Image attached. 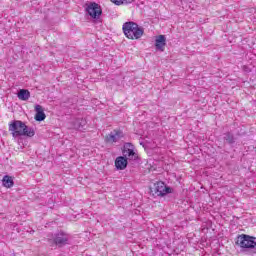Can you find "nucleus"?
I'll list each match as a JSON object with an SVG mask.
<instances>
[{"label": "nucleus", "mask_w": 256, "mask_h": 256, "mask_svg": "<svg viewBox=\"0 0 256 256\" xmlns=\"http://www.w3.org/2000/svg\"><path fill=\"white\" fill-rule=\"evenodd\" d=\"M122 30L125 37L131 40L141 39L143 37V33H145L143 27L133 21L125 22L122 26Z\"/></svg>", "instance_id": "obj_1"}, {"label": "nucleus", "mask_w": 256, "mask_h": 256, "mask_svg": "<svg viewBox=\"0 0 256 256\" xmlns=\"http://www.w3.org/2000/svg\"><path fill=\"white\" fill-rule=\"evenodd\" d=\"M47 242L50 247H65V245H69V234L65 232H57L52 235H48Z\"/></svg>", "instance_id": "obj_2"}, {"label": "nucleus", "mask_w": 256, "mask_h": 256, "mask_svg": "<svg viewBox=\"0 0 256 256\" xmlns=\"http://www.w3.org/2000/svg\"><path fill=\"white\" fill-rule=\"evenodd\" d=\"M236 245L241 249H250L252 253H256V237L247 234L239 235L236 239Z\"/></svg>", "instance_id": "obj_3"}, {"label": "nucleus", "mask_w": 256, "mask_h": 256, "mask_svg": "<svg viewBox=\"0 0 256 256\" xmlns=\"http://www.w3.org/2000/svg\"><path fill=\"white\" fill-rule=\"evenodd\" d=\"M150 190L153 195H156V197H165V195L173 193V188L167 186L163 181L155 182L153 188Z\"/></svg>", "instance_id": "obj_4"}, {"label": "nucleus", "mask_w": 256, "mask_h": 256, "mask_svg": "<svg viewBox=\"0 0 256 256\" xmlns=\"http://www.w3.org/2000/svg\"><path fill=\"white\" fill-rule=\"evenodd\" d=\"M27 124L20 120H14L9 124V131L12 132V136L14 137H23V134H19L24 131Z\"/></svg>", "instance_id": "obj_5"}, {"label": "nucleus", "mask_w": 256, "mask_h": 256, "mask_svg": "<svg viewBox=\"0 0 256 256\" xmlns=\"http://www.w3.org/2000/svg\"><path fill=\"white\" fill-rule=\"evenodd\" d=\"M86 12L92 19H99L101 15L103 14V10L101 9V6L95 2H90L86 7Z\"/></svg>", "instance_id": "obj_6"}, {"label": "nucleus", "mask_w": 256, "mask_h": 256, "mask_svg": "<svg viewBox=\"0 0 256 256\" xmlns=\"http://www.w3.org/2000/svg\"><path fill=\"white\" fill-rule=\"evenodd\" d=\"M123 157L129 161H137V153H135V146L129 142L125 143L123 146Z\"/></svg>", "instance_id": "obj_7"}, {"label": "nucleus", "mask_w": 256, "mask_h": 256, "mask_svg": "<svg viewBox=\"0 0 256 256\" xmlns=\"http://www.w3.org/2000/svg\"><path fill=\"white\" fill-rule=\"evenodd\" d=\"M123 138V131L121 130H114L106 136V143H117L119 139Z\"/></svg>", "instance_id": "obj_8"}, {"label": "nucleus", "mask_w": 256, "mask_h": 256, "mask_svg": "<svg viewBox=\"0 0 256 256\" xmlns=\"http://www.w3.org/2000/svg\"><path fill=\"white\" fill-rule=\"evenodd\" d=\"M127 165H129L128 159L124 156H118L115 160V167L118 171H123L127 169Z\"/></svg>", "instance_id": "obj_9"}, {"label": "nucleus", "mask_w": 256, "mask_h": 256, "mask_svg": "<svg viewBox=\"0 0 256 256\" xmlns=\"http://www.w3.org/2000/svg\"><path fill=\"white\" fill-rule=\"evenodd\" d=\"M165 45H167V38L165 35H159L155 40V47L157 51H165Z\"/></svg>", "instance_id": "obj_10"}, {"label": "nucleus", "mask_w": 256, "mask_h": 256, "mask_svg": "<svg viewBox=\"0 0 256 256\" xmlns=\"http://www.w3.org/2000/svg\"><path fill=\"white\" fill-rule=\"evenodd\" d=\"M35 111H36V114H35V117H34L35 121H39V122L45 121L47 116L45 115V111L43 110V106L37 104L35 106Z\"/></svg>", "instance_id": "obj_11"}, {"label": "nucleus", "mask_w": 256, "mask_h": 256, "mask_svg": "<svg viewBox=\"0 0 256 256\" xmlns=\"http://www.w3.org/2000/svg\"><path fill=\"white\" fill-rule=\"evenodd\" d=\"M87 126V120L85 118H77L73 122V127L76 131H85V127Z\"/></svg>", "instance_id": "obj_12"}, {"label": "nucleus", "mask_w": 256, "mask_h": 256, "mask_svg": "<svg viewBox=\"0 0 256 256\" xmlns=\"http://www.w3.org/2000/svg\"><path fill=\"white\" fill-rule=\"evenodd\" d=\"M18 99L20 101H29V97H31V92L27 89H20L17 93Z\"/></svg>", "instance_id": "obj_13"}, {"label": "nucleus", "mask_w": 256, "mask_h": 256, "mask_svg": "<svg viewBox=\"0 0 256 256\" xmlns=\"http://www.w3.org/2000/svg\"><path fill=\"white\" fill-rule=\"evenodd\" d=\"M18 135H22V137H35V129L26 125L22 132H18Z\"/></svg>", "instance_id": "obj_14"}, {"label": "nucleus", "mask_w": 256, "mask_h": 256, "mask_svg": "<svg viewBox=\"0 0 256 256\" xmlns=\"http://www.w3.org/2000/svg\"><path fill=\"white\" fill-rule=\"evenodd\" d=\"M223 139L226 143H228V145H234V143L237 141V137H235L232 132L224 133Z\"/></svg>", "instance_id": "obj_15"}, {"label": "nucleus", "mask_w": 256, "mask_h": 256, "mask_svg": "<svg viewBox=\"0 0 256 256\" xmlns=\"http://www.w3.org/2000/svg\"><path fill=\"white\" fill-rule=\"evenodd\" d=\"M2 185L3 187H6L7 189H11L13 185H15V182L13 181V178L9 175H5L2 179Z\"/></svg>", "instance_id": "obj_16"}, {"label": "nucleus", "mask_w": 256, "mask_h": 256, "mask_svg": "<svg viewBox=\"0 0 256 256\" xmlns=\"http://www.w3.org/2000/svg\"><path fill=\"white\" fill-rule=\"evenodd\" d=\"M114 5H123V0H111Z\"/></svg>", "instance_id": "obj_17"}, {"label": "nucleus", "mask_w": 256, "mask_h": 256, "mask_svg": "<svg viewBox=\"0 0 256 256\" xmlns=\"http://www.w3.org/2000/svg\"><path fill=\"white\" fill-rule=\"evenodd\" d=\"M135 0H123V5H127L129 3H133Z\"/></svg>", "instance_id": "obj_18"}, {"label": "nucleus", "mask_w": 256, "mask_h": 256, "mask_svg": "<svg viewBox=\"0 0 256 256\" xmlns=\"http://www.w3.org/2000/svg\"><path fill=\"white\" fill-rule=\"evenodd\" d=\"M236 135H237L238 137H241V136L245 135V132H241V133L238 132Z\"/></svg>", "instance_id": "obj_19"}]
</instances>
